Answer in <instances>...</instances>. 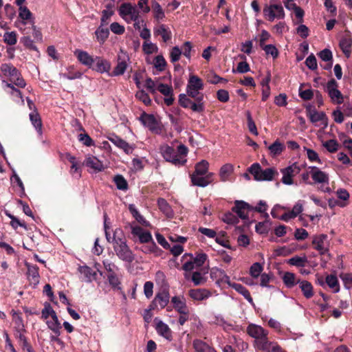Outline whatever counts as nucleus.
I'll return each instance as SVG.
<instances>
[{
  "instance_id": "obj_23",
  "label": "nucleus",
  "mask_w": 352,
  "mask_h": 352,
  "mask_svg": "<svg viewBox=\"0 0 352 352\" xmlns=\"http://www.w3.org/2000/svg\"><path fill=\"white\" fill-rule=\"evenodd\" d=\"M78 270L81 275L80 278L85 282L91 283L96 278V272L87 265L79 266Z\"/></svg>"
},
{
  "instance_id": "obj_7",
  "label": "nucleus",
  "mask_w": 352,
  "mask_h": 352,
  "mask_svg": "<svg viewBox=\"0 0 352 352\" xmlns=\"http://www.w3.org/2000/svg\"><path fill=\"white\" fill-rule=\"evenodd\" d=\"M326 91L333 102L341 104L343 102L342 95L338 89V82L334 79H331L327 82Z\"/></svg>"
},
{
  "instance_id": "obj_44",
  "label": "nucleus",
  "mask_w": 352,
  "mask_h": 352,
  "mask_svg": "<svg viewBox=\"0 0 352 352\" xmlns=\"http://www.w3.org/2000/svg\"><path fill=\"white\" fill-rule=\"evenodd\" d=\"M191 280L195 286L203 285L206 282V278L201 272H194L190 277Z\"/></svg>"
},
{
  "instance_id": "obj_61",
  "label": "nucleus",
  "mask_w": 352,
  "mask_h": 352,
  "mask_svg": "<svg viewBox=\"0 0 352 352\" xmlns=\"http://www.w3.org/2000/svg\"><path fill=\"white\" fill-rule=\"evenodd\" d=\"M340 278L342 280L346 289H350L352 287V274L341 273Z\"/></svg>"
},
{
  "instance_id": "obj_53",
  "label": "nucleus",
  "mask_w": 352,
  "mask_h": 352,
  "mask_svg": "<svg viewBox=\"0 0 352 352\" xmlns=\"http://www.w3.org/2000/svg\"><path fill=\"white\" fill-rule=\"evenodd\" d=\"M133 7L131 3H124L120 7L119 14L127 23H129V21L127 19V16Z\"/></svg>"
},
{
  "instance_id": "obj_25",
  "label": "nucleus",
  "mask_w": 352,
  "mask_h": 352,
  "mask_svg": "<svg viewBox=\"0 0 352 352\" xmlns=\"http://www.w3.org/2000/svg\"><path fill=\"white\" fill-rule=\"evenodd\" d=\"M169 294L167 292H162L157 294L152 302L153 308H164L169 302Z\"/></svg>"
},
{
  "instance_id": "obj_49",
  "label": "nucleus",
  "mask_w": 352,
  "mask_h": 352,
  "mask_svg": "<svg viewBox=\"0 0 352 352\" xmlns=\"http://www.w3.org/2000/svg\"><path fill=\"white\" fill-rule=\"evenodd\" d=\"M274 275L272 273H262L260 275V286L262 287H272L269 283L273 280Z\"/></svg>"
},
{
  "instance_id": "obj_5",
  "label": "nucleus",
  "mask_w": 352,
  "mask_h": 352,
  "mask_svg": "<svg viewBox=\"0 0 352 352\" xmlns=\"http://www.w3.org/2000/svg\"><path fill=\"white\" fill-rule=\"evenodd\" d=\"M263 15L269 21H273L276 19H283L285 13L281 3H273L265 6Z\"/></svg>"
},
{
  "instance_id": "obj_56",
  "label": "nucleus",
  "mask_w": 352,
  "mask_h": 352,
  "mask_svg": "<svg viewBox=\"0 0 352 352\" xmlns=\"http://www.w3.org/2000/svg\"><path fill=\"white\" fill-rule=\"evenodd\" d=\"M153 65L157 70L162 72L166 68V62L162 55H157L153 60Z\"/></svg>"
},
{
  "instance_id": "obj_45",
  "label": "nucleus",
  "mask_w": 352,
  "mask_h": 352,
  "mask_svg": "<svg viewBox=\"0 0 352 352\" xmlns=\"http://www.w3.org/2000/svg\"><path fill=\"white\" fill-rule=\"evenodd\" d=\"M157 205L160 210L163 212L167 217H171L173 215L172 210L164 199H158Z\"/></svg>"
},
{
  "instance_id": "obj_57",
  "label": "nucleus",
  "mask_w": 352,
  "mask_h": 352,
  "mask_svg": "<svg viewBox=\"0 0 352 352\" xmlns=\"http://www.w3.org/2000/svg\"><path fill=\"white\" fill-rule=\"evenodd\" d=\"M3 41L10 45H14L17 42V35L14 31L6 32L3 34Z\"/></svg>"
},
{
  "instance_id": "obj_38",
  "label": "nucleus",
  "mask_w": 352,
  "mask_h": 352,
  "mask_svg": "<svg viewBox=\"0 0 352 352\" xmlns=\"http://www.w3.org/2000/svg\"><path fill=\"white\" fill-rule=\"evenodd\" d=\"M129 210L138 223L145 226H148L149 225L148 222L145 220L142 215L140 214L134 204L129 205Z\"/></svg>"
},
{
  "instance_id": "obj_14",
  "label": "nucleus",
  "mask_w": 352,
  "mask_h": 352,
  "mask_svg": "<svg viewBox=\"0 0 352 352\" xmlns=\"http://www.w3.org/2000/svg\"><path fill=\"white\" fill-rule=\"evenodd\" d=\"M109 140L117 147L122 149L126 154L132 153L135 148L134 144H129L116 135L109 138Z\"/></svg>"
},
{
  "instance_id": "obj_24",
  "label": "nucleus",
  "mask_w": 352,
  "mask_h": 352,
  "mask_svg": "<svg viewBox=\"0 0 352 352\" xmlns=\"http://www.w3.org/2000/svg\"><path fill=\"white\" fill-rule=\"evenodd\" d=\"M257 350L264 352H286L276 342L270 341L267 338Z\"/></svg>"
},
{
  "instance_id": "obj_17",
  "label": "nucleus",
  "mask_w": 352,
  "mask_h": 352,
  "mask_svg": "<svg viewBox=\"0 0 352 352\" xmlns=\"http://www.w3.org/2000/svg\"><path fill=\"white\" fill-rule=\"evenodd\" d=\"M213 174L212 173L204 175L192 174L191 175L192 183L195 186L206 187L212 181Z\"/></svg>"
},
{
  "instance_id": "obj_52",
  "label": "nucleus",
  "mask_w": 352,
  "mask_h": 352,
  "mask_svg": "<svg viewBox=\"0 0 352 352\" xmlns=\"http://www.w3.org/2000/svg\"><path fill=\"white\" fill-rule=\"evenodd\" d=\"M141 250L145 254L153 253L156 256L159 255V252H160V250L153 241L151 243L143 245Z\"/></svg>"
},
{
  "instance_id": "obj_63",
  "label": "nucleus",
  "mask_w": 352,
  "mask_h": 352,
  "mask_svg": "<svg viewBox=\"0 0 352 352\" xmlns=\"http://www.w3.org/2000/svg\"><path fill=\"white\" fill-rule=\"evenodd\" d=\"M262 48L267 55L272 56L273 58H276L278 57V51L274 45H265L263 47H262Z\"/></svg>"
},
{
  "instance_id": "obj_1",
  "label": "nucleus",
  "mask_w": 352,
  "mask_h": 352,
  "mask_svg": "<svg viewBox=\"0 0 352 352\" xmlns=\"http://www.w3.org/2000/svg\"><path fill=\"white\" fill-rule=\"evenodd\" d=\"M104 228L105 236L109 243H113V250L118 258L125 262L131 263L134 260V255L126 245V241L122 230L116 228L111 236L109 232V226L107 224V214L104 215Z\"/></svg>"
},
{
  "instance_id": "obj_32",
  "label": "nucleus",
  "mask_w": 352,
  "mask_h": 352,
  "mask_svg": "<svg viewBox=\"0 0 352 352\" xmlns=\"http://www.w3.org/2000/svg\"><path fill=\"white\" fill-rule=\"evenodd\" d=\"M234 171V166L231 164H226L221 166L219 170V177L222 182L229 180L230 176Z\"/></svg>"
},
{
  "instance_id": "obj_43",
  "label": "nucleus",
  "mask_w": 352,
  "mask_h": 352,
  "mask_svg": "<svg viewBox=\"0 0 352 352\" xmlns=\"http://www.w3.org/2000/svg\"><path fill=\"white\" fill-rule=\"evenodd\" d=\"M326 283L330 288L333 289L334 293H338L340 291L338 280L335 275H328L326 277Z\"/></svg>"
},
{
  "instance_id": "obj_4",
  "label": "nucleus",
  "mask_w": 352,
  "mask_h": 352,
  "mask_svg": "<svg viewBox=\"0 0 352 352\" xmlns=\"http://www.w3.org/2000/svg\"><path fill=\"white\" fill-rule=\"evenodd\" d=\"M249 172L257 181H271L274 178L275 170L272 168L262 169L259 164H253L249 168Z\"/></svg>"
},
{
  "instance_id": "obj_19",
  "label": "nucleus",
  "mask_w": 352,
  "mask_h": 352,
  "mask_svg": "<svg viewBox=\"0 0 352 352\" xmlns=\"http://www.w3.org/2000/svg\"><path fill=\"white\" fill-rule=\"evenodd\" d=\"M250 209V206L246 202L243 201H236L235 206L232 210L235 212L241 219H246L248 218Z\"/></svg>"
},
{
  "instance_id": "obj_33",
  "label": "nucleus",
  "mask_w": 352,
  "mask_h": 352,
  "mask_svg": "<svg viewBox=\"0 0 352 352\" xmlns=\"http://www.w3.org/2000/svg\"><path fill=\"white\" fill-rule=\"evenodd\" d=\"M1 71L4 76L10 78V80L15 78L19 73L18 70L13 65L8 63L1 65Z\"/></svg>"
},
{
  "instance_id": "obj_62",
  "label": "nucleus",
  "mask_w": 352,
  "mask_h": 352,
  "mask_svg": "<svg viewBox=\"0 0 352 352\" xmlns=\"http://www.w3.org/2000/svg\"><path fill=\"white\" fill-rule=\"evenodd\" d=\"M157 90H158L164 96L173 95L172 87L166 84L159 83L157 85Z\"/></svg>"
},
{
  "instance_id": "obj_47",
  "label": "nucleus",
  "mask_w": 352,
  "mask_h": 352,
  "mask_svg": "<svg viewBox=\"0 0 352 352\" xmlns=\"http://www.w3.org/2000/svg\"><path fill=\"white\" fill-rule=\"evenodd\" d=\"M184 261V263L182 266V269L186 272V274L184 276L186 279H189L190 274H188V272L192 271L194 269H197L199 267L197 266H196L195 264L193 263V261L190 258H188L187 259H186Z\"/></svg>"
},
{
  "instance_id": "obj_21",
  "label": "nucleus",
  "mask_w": 352,
  "mask_h": 352,
  "mask_svg": "<svg viewBox=\"0 0 352 352\" xmlns=\"http://www.w3.org/2000/svg\"><path fill=\"white\" fill-rule=\"evenodd\" d=\"M155 329L157 333L168 340H172V331L168 325L155 318Z\"/></svg>"
},
{
  "instance_id": "obj_50",
  "label": "nucleus",
  "mask_w": 352,
  "mask_h": 352,
  "mask_svg": "<svg viewBox=\"0 0 352 352\" xmlns=\"http://www.w3.org/2000/svg\"><path fill=\"white\" fill-rule=\"evenodd\" d=\"M113 181L118 189L121 190H126L128 189V183L122 175H116Z\"/></svg>"
},
{
  "instance_id": "obj_15",
  "label": "nucleus",
  "mask_w": 352,
  "mask_h": 352,
  "mask_svg": "<svg viewBox=\"0 0 352 352\" xmlns=\"http://www.w3.org/2000/svg\"><path fill=\"white\" fill-rule=\"evenodd\" d=\"M131 233L134 236L138 237L142 243H148L153 240L151 232L144 230L140 226H133L131 228Z\"/></svg>"
},
{
  "instance_id": "obj_30",
  "label": "nucleus",
  "mask_w": 352,
  "mask_h": 352,
  "mask_svg": "<svg viewBox=\"0 0 352 352\" xmlns=\"http://www.w3.org/2000/svg\"><path fill=\"white\" fill-rule=\"evenodd\" d=\"M298 285L305 298L310 299L314 296V287L310 282L303 280H300Z\"/></svg>"
},
{
  "instance_id": "obj_36",
  "label": "nucleus",
  "mask_w": 352,
  "mask_h": 352,
  "mask_svg": "<svg viewBox=\"0 0 352 352\" xmlns=\"http://www.w3.org/2000/svg\"><path fill=\"white\" fill-rule=\"evenodd\" d=\"M19 17L24 25L27 24L28 21L33 23L32 14L26 6L19 8Z\"/></svg>"
},
{
  "instance_id": "obj_58",
  "label": "nucleus",
  "mask_w": 352,
  "mask_h": 352,
  "mask_svg": "<svg viewBox=\"0 0 352 352\" xmlns=\"http://www.w3.org/2000/svg\"><path fill=\"white\" fill-rule=\"evenodd\" d=\"M307 261L306 256H294L289 259L288 263L296 267H304Z\"/></svg>"
},
{
  "instance_id": "obj_27",
  "label": "nucleus",
  "mask_w": 352,
  "mask_h": 352,
  "mask_svg": "<svg viewBox=\"0 0 352 352\" xmlns=\"http://www.w3.org/2000/svg\"><path fill=\"white\" fill-rule=\"evenodd\" d=\"M153 32L155 35L161 36L164 43L170 41L172 37L170 30L164 24H160L155 26L153 29Z\"/></svg>"
},
{
  "instance_id": "obj_35",
  "label": "nucleus",
  "mask_w": 352,
  "mask_h": 352,
  "mask_svg": "<svg viewBox=\"0 0 352 352\" xmlns=\"http://www.w3.org/2000/svg\"><path fill=\"white\" fill-rule=\"evenodd\" d=\"M285 149V146L278 140L268 146L270 154L272 157H276L281 154Z\"/></svg>"
},
{
  "instance_id": "obj_59",
  "label": "nucleus",
  "mask_w": 352,
  "mask_h": 352,
  "mask_svg": "<svg viewBox=\"0 0 352 352\" xmlns=\"http://www.w3.org/2000/svg\"><path fill=\"white\" fill-rule=\"evenodd\" d=\"M322 146L330 153L336 152L339 148V144L333 139L324 142Z\"/></svg>"
},
{
  "instance_id": "obj_2",
  "label": "nucleus",
  "mask_w": 352,
  "mask_h": 352,
  "mask_svg": "<svg viewBox=\"0 0 352 352\" xmlns=\"http://www.w3.org/2000/svg\"><path fill=\"white\" fill-rule=\"evenodd\" d=\"M160 151L164 160L173 164L180 166L186 162V157L188 149L184 144H179L177 146V151L167 144L163 145L160 147Z\"/></svg>"
},
{
  "instance_id": "obj_11",
  "label": "nucleus",
  "mask_w": 352,
  "mask_h": 352,
  "mask_svg": "<svg viewBox=\"0 0 352 352\" xmlns=\"http://www.w3.org/2000/svg\"><path fill=\"white\" fill-rule=\"evenodd\" d=\"M299 171L298 166L295 164L282 169V182L286 185H292L293 184V177L298 174Z\"/></svg>"
},
{
  "instance_id": "obj_46",
  "label": "nucleus",
  "mask_w": 352,
  "mask_h": 352,
  "mask_svg": "<svg viewBox=\"0 0 352 352\" xmlns=\"http://www.w3.org/2000/svg\"><path fill=\"white\" fill-rule=\"evenodd\" d=\"M210 276L212 278L218 276L221 281L228 283L230 280V277L225 274L224 271L218 268H212L210 271Z\"/></svg>"
},
{
  "instance_id": "obj_54",
  "label": "nucleus",
  "mask_w": 352,
  "mask_h": 352,
  "mask_svg": "<svg viewBox=\"0 0 352 352\" xmlns=\"http://www.w3.org/2000/svg\"><path fill=\"white\" fill-rule=\"evenodd\" d=\"M142 50L146 54H151L157 52L158 47L156 44L146 41L142 45Z\"/></svg>"
},
{
  "instance_id": "obj_12",
  "label": "nucleus",
  "mask_w": 352,
  "mask_h": 352,
  "mask_svg": "<svg viewBox=\"0 0 352 352\" xmlns=\"http://www.w3.org/2000/svg\"><path fill=\"white\" fill-rule=\"evenodd\" d=\"M127 60H129V58L124 53L122 52V54H119L118 57V64L109 76H118L122 75L126 69Z\"/></svg>"
},
{
  "instance_id": "obj_55",
  "label": "nucleus",
  "mask_w": 352,
  "mask_h": 352,
  "mask_svg": "<svg viewBox=\"0 0 352 352\" xmlns=\"http://www.w3.org/2000/svg\"><path fill=\"white\" fill-rule=\"evenodd\" d=\"M28 275L34 283H38L39 274L38 268L36 265H28Z\"/></svg>"
},
{
  "instance_id": "obj_60",
  "label": "nucleus",
  "mask_w": 352,
  "mask_h": 352,
  "mask_svg": "<svg viewBox=\"0 0 352 352\" xmlns=\"http://www.w3.org/2000/svg\"><path fill=\"white\" fill-rule=\"evenodd\" d=\"M197 101V102H192L190 107V109L195 111V112H202L204 111V103L202 102V100H203V96H200L199 97H197L195 98Z\"/></svg>"
},
{
  "instance_id": "obj_41",
  "label": "nucleus",
  "mask_w": 352,
  "mask_h": 352,
  "mask_svg": "<svg viewBox=\"0 0 352 352\" xmlns=\"http://www.w3.org/2000/svg\"><path fill=\"white\" fill-rule=\"evenodd\" d=\"M30 119L32 124V125L34 126L36 130L41 133L42 131V122L40 118L39 114L36 111H33L30 113Z\"/></svg>"
},
{
  "instance_id": "obj_51",
  "label": "nucleus",
  "mask_w": 352,
  "mask_h": 352,
  "mask_svg": "<svg viewBox=\"0 0 352 352\" xmlns=\"http://www.w3.org/2000/svg\"><path fill=\"white\" fill-rule=\"evenodd\" d=\"M209 164L206 160H202L200 162L197 163L195 166V171L194 174L198 175H204L208 174Z\"/></svg>"
},
{
  "instance_id": "obj_64",
  "label": "nucleus",
  "mask_w": 352,
  "mask_h": 352,
  "mask_svg": "<svg viewBox=\"0 0 352 352\" xmlns=\"http://www.w3.org/2000/svg\"><path fill=\"white\" fill-rule=\"evenodd\" d=\"M113 14V11L110 9L104 10L102 12V16L100 19V24L107 25L111 17Z\"/></svg>"
},
{
  "instance_id": "obj_18",
  "label": "nucleus",
  "mask_w": 352,
  "mask_h": 352,
  "mask_svg": "<svg viewBox=\"0 0 352 352\" xmlns=\"http://www.w3.org/2000/svg\"><path fill=\"white\" fill-rule=\"evenodd\" d=\"M84 164L95 172H100L104 169V165L102 161L94 155H87L84 161Z\"/></svg>"
},
{
  "instance_id": "obj_20",
  "label": "nucleus",
  "mask_w": 352,
  "mask_h": 352,
  "mask_svg": "<svg viewBox=\"0 0 352 352\" xmlns=\"http://www.w3.org/2000/svg\"><path fill=\"white\" fill-rule=\"evenodd\" d=\"M171 302L175 309L179 314H189L188 308L186 305V299L182 296H175L171 298Z\"/></svg>"
},
{
  "instance_id": "obj_10",
  "label": "nucleus",
  "mask_w": 352,
  "mask_h": 352,
  "mask_svg": "<svg viewBox=\"0 0 352 352\" xmlns=\"http://www.w3.org/2000/svg\"><path fill=\"white\" fill-rule=\"evenodd\" d=\"M307 115L312 123L322 122V124L327 125V118L322 111H318L314 106L309 105L306 108Z\"/></svg>"
},
{
  "instance_id": "obj_48",
  "label": "nucleus",
  "mask_w": 352,
  "mask_h": 352,
  "mask_svg": "<svg viewBox=\"0 0 352 352\" xmlns=\"http://www.w3.org/2000/svg\"><path fill=\"white\" fill-rule=\"evenodd\" d=\"M263 266L259 263H253L250 268V274L254 278H257L262 274Z\"/></svg>"
},
{
  "instance_id": "obj_37",
  "label": "nucleus",
  "mask_w": 352,
  "mask_h": 352,
  "mask_svg": "<svg viewBox=\"0 0 352 352\" xmlns=\"http://www.w3.org/2000/svg\"><path fill=\"white\" fill-rule=\"evenodd\" d=\"M283 280L288 288H292L300 281L297 279L296 275L292 272H285L283 276Z\"/></svg>"
},
{
  "instance_id": "obj_3",
  "label": "nucleus",
  "mask_w": 352,
  "mask_h": 352,
  "mask_svg": "<svg viewBox=\"0 0 352 352\" xmlns=\"http://www.w3.org/2000/svg\"><path fill=\"white\" fill-rule=\"evenodd\" d=\"M247 333L254 339L253 345L257 349L268 338L269 331L260 325L251 323L247 327Z\"/></svg>"
},
{
  "instance_id": "obj_9",
  "label": "nucleus",
  "mask_w": 352,
  "mask_h": 352,
  "mask_svg": "<svg viewBox=\"0 0 352 352\" xmlns=\"http://www.w3.org/2000/svg\"><path fill=\"white\" fill-rule=\"evenodd\" d=\"M139 120L152 132L158 133L160 130L156 118L152 114L143 112L139 118Z\"/></svg>"
},
{
  "instance_id": "obj_6",
  "label": "nucleus",
  "mask_w": 352,
  "mask_h": 352,
  "mask_svg": "<svg viewBox=\"0 0 352 352\" xmlns=\"http://www.w3.org/2000/svg\"><path fill=\"white\" fill-rule=\"evenodd\" d=\"M204 89V83L202 80L195 75H191L189 77L186 93L188 96L196 98L199 96V91Z\"/></svg>"
},
{
  "instance_id": "obj_42",
  "label": "nucleus",
  "mask_w": 352,
  "mask_h": 352,
  "mask_svg": "<svg viewBox=\"0 0 352 352\" xmlns=\"http://www.w3.org/2000/svg\"><path fill=\"white\" fill-rule=\"evenodd\" d=\"M47 327L51 329L56 336L60 334V329H61L60 323L58 321L57 315L55 318H52V320L47 321Z\"/></svg>"
},
{
  "instance_id": "obj_34",
  "label": "nucleus",
  "mask_w": 352,
  "mask_h": 352,
  "mask_svg": "<svg viewBox=\"0 0 352 352\" xmlns=\"http://www.w3.org/2000/svg\"><path fill=\"white\" fill-rule=\"evenodd\" d=\"M193 346L197 352H217L214 348L200 340H194Z\"/></svg>"
},
{
  "instance_id": "obj_16",
  "label": "nucleus",
  "mask_w": 352,
  "mask_h": 352,
  "mask_svg": "<svg viewBox=\"0 0 352 352\" xmlns=\"http://www.w3.org/2000/svg\"><path fill=\"white\" fill-rule=\"evenodd\" d=\"M311 177L314 181L315 183L322 184V185L329 183V177L328 175L320 170L316 166L309 167Z\"/></svg>"
},
{
  "instance_id": "obj_29",
  "label": "nucleus",
  "mask_w": 352,
  "mask_h": 352,
  "mask_svg": "<svg viewBox=\"0 0 352 352\" xmlns=\"http://www.w3.org/2000/svg\"><path fill=\"white\" fill-rule=\"evenodd\" d=\"M95 35L98 42L100 44H103L109 36V30L107 25L100 24L95 31Z\"/></svg>"
},
{
  "instance_id": "obj_28",
  "label": "nucleus",
  "mask_w": 352,
  "mask_h": 352,
  "mask_svg": "<svg viewBox=\"0 0 352 352\" xmlns=\"http://www.w3.org/2000/svg\"><path fill=\"white\" fill-rule=\"evenodd\" d=\"M188 258H191L193 261V263L198 267H200L204 265L208 258V256L206 254L202 252L197 254L195 256L192 254L186 253L182 256V260L185 261Z\"/></svg>"
},
{
  "instance_id": "obj_39",
  "label": "nucleus",
  "mask_w": 352,
  "mask_h": 352,
  "mask_svg": "<svg viewBox=\"0 0 352 352\" xmlns=\"http://www.w3.org/2000/svg\"><path fill=\"white\" fill-rule=\"evenodd\" d=\"M352 39L350 37L342 38L340 41V47L342 52L349 57L351 52Z\"/></svg>"
},
{
  "instance_id": "obj_13",
  "label": "nucleus",
  "mask_w": 352,
  "mask_h": 352,
  "mask_svg": "<svg viewBox=\"0 0 352 352\" xmlns=\"http://www.w3.org/2000/svg\"><path fill=\"white\" fill-rule=\"evenodd\" d=\"M74 55L82 65L90 69L93 67V65L95 63V58L91 56L88 52L80 50H76L74 52Z\"/></svg>"
},
{
  "instance_id": "obj_40",
  "label": "nucleus",
  "mask_w": 352,
  "mask_h": 352,
  "mask_svg": "<svg viewBox=\"0 0 352 352\" xmlns=\"http://www.w3.org/2000/svg\"><path fill=\"white\" fill-rule=\"evenodd\" d=\"M232 287L239 294L243 295L244 298L251 304H253V299L251 297L249 291L242 285L239 283H234Z\"/></svg>"
},
{
  "instance_id": "obj_8",
  "label": "nucleus",
  "mask_w": 352,
  "mask_h": 352,
  "mask_svg": "<svg viewBox=\"0 0 352 352\" xmlns=\"http://www.w3.org/2000/svg\"><path fill=\"white\" fill-rule=\"evenodd\" d=\"M312 244L320 254H324L329 250V243L327 234H319L314 236Z\"/></svg>"
},
{
  "instance_id": "obj_26",
  "label": "nucleus",
  "mask_w": 352,
  "mask_h": 352,
  "mask_svg": "<svg viewBox=\"0 0 352 352\" xmlns=\"http://www.w3.org/2000/svg\"><path fill=\"white\" fill-rule=\"evenodd\" d=\"M189 296L194 300H204L211 296V292L206 289H192L188 292Z\"/></svg>"
},
{
  "instance_id": "obj_31",
  "label": "nucleus",
  "mask_w": 352,
  "mask_h": 352,
  "mask_svg": "<svg viewBox=\"0 0 352 352\" xmlns=\"http://www.w3.org/2000/svg\"><path fill=\"white\" fill-rule=\"evenodd\" d=\"M151 8L154 19L157 21H163L165 18V13L160 4L156 1H153Z\"/></svg>"
},
{
  "instance_id": "obj_22",
  "label": "nucleus",
  "mask_w": 352,
  "mask_h": 352,
  "mask_svg": "<svg viewBox=\"0 0 352 352\" xmlns=\"http://www.w3.org/2000/svg\"><path fill=\"white\" fill-rule=\"evenodd\" d=\"M91 69L101 74L109 73L111 69V63L100 56H96L95 63Z\"/></svg>"
}]
</instances>
